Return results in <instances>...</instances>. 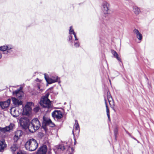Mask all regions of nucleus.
<instances>
[{
  "mask_svg": "<svg viewBox=\"0 0 154 154\" xmlns=\"http://www.w3.org/2000/svg\"><path fill=\"white\" fill-rule=\"evenodd\" d=\"M105 100V105L106 106V112H107V114L108 117V118L109 119V110L108 109V106H107V102L106 101V100Z\"/></svg>",
  "mask_w": 154,
  "mask_h": 154,
  "instance_id": "26",
  "label": "nucleus"
},
{
  "mask_svg": "<svg viewBox=\"0 0 154 154\" xmlns=\"http://www.w3.org/2000/svg\"><path fill=\"white\" fill-rule=\"evenodd\" d=\"M14 47L12 45H5L0 47V50L3 52V53L7 54L11 53L12 51V49Z\"/></svg>",
  "mask_w": 154,
  "mask_h": 154,
  "instance_id": "6",
  "label": "nucleus"
},
{
  "mask_svg": "<svg viewBox=\"0 0 154 154\" xmlns=\"http://www.w3.org/2000/svg\"><path fill=\"white\" fill-rule=\"evenodd\" d=\"M10 112L13 117H17L22 113V111L21 110H19L15 107H13L10 109Z\"/></svg>",
  "mask_w": 154,
  "mask_h": 154,
  "instance_id": "9",
  "label": "nucleus"
},
{
  "mask_svg": "<svg viewBox=\"0 0 154 154\" xmlns=\"http://www.w3.org/2000/svg\"><path fill=\"white\" fill-rule=\"evenodd\" d=\"M2 57V54H0V59Z\"/></svg>",
  "mask_w": 154,
  "mask_h": 154,
  "instance_id": "34",
  "label": "nucleus"
},
{
  "mask_svg": "<svg viewBox=\"0 0 154 154\" xmlns=\"http://www.w3.org/2000/svg\"><path fill=\"white\" fill-rule=\"evenodd\" d=\"M45 78L47 82L49 84H51L58 81V77L57 76H52L51 78H47L46 76V74H45Z\"/></svg>",
  "mask_w": 154,
  "mask_h": 154,
  "instance_id": "8",
  "label": "nucleus"
},
{
  "mask_svg": "<svg viewBox=\"0 0 154 154\" xmlns=\"http://www.w3.org/2000/svg\"><path fill=\"white\" fill-rule=\"evenodd\" d=\"M56 147L58 149H60L62 150H63L65 149V147L63 144H60L57 146Z\"/></svg>",
  "mask_w": 154,
  "mask_h": 154,
  "instance_id": "27",
  "label": "nucleus"
},
{
  "mask_svg": "<svg viewBox=\"0 0 154 154\" xmlns=\"http://www.w3.org/2000/svg\"><path fill=\"white\" fill-rule=\"evenodd\" d=\"M111 52L115 57L119 61H121V58L119 57V55L118 53L115 51L114 50H112Z\"/></svg>",
  "mask_w": 154,
  "mask_h": 154,
  "instance_id": "21",
  "label": "nucleus"
},
{
  "mask_svg": "<svg viewBox=\"0 0 154 154\" xmlns=\"http://www.w3.org/2000/svg\"><path fill=\"white\" fill-rule=\"evenodd\" d=\"M38 89H40V86H39V85L38 86Z\"/></svg>",
  "mask_w": 154,
  "mask_h": 154,
  "instance_id": "36",
  "label": "nucleus"
},
{
  "mask_svg": "<svg viewBox=\"0 0 154 154\" xmlns=\"http://www.w3.org/2000/svg\"><path fill=\"white\" fill-rule=\"evenodd\" d=\"M17 149V147L16 144H13L11 148V151L13 154H14L15 152Z\"/></svg>",
  "mask_w": 154,
  "mask_h": 154,
  "instance_id": "24",
  "label": "nucleus"
},
{
  "mask_svg": "<svg viewBox=\"0 0 154 154\" xmlns=\"http://www.w3.org/2000/svg\"><path fill=\"white\" fill-rule=\"evenodd\" d=\"M36 80H37H37H38V81H39V80L38 79H36Z\"/></svg>",
  "mask_w": 154,
  "mask_h": 154,
  "instance_id": "37",
  "label": "nucleus"
},
{
  "mask_svg": "<svg viewBox=\"0 0 154 154\" xmlns=\"http://www.w3.org/2000/svg\"><path fill=\"white\" fill-rule=\"evenodd\" d=\"M9 131L8 128L7 126L5 128L0 127V131L2 132L5 133Z\"/></svg>",
  "mask_w": 154,
  "mask_h": 154,
  "instance_id": "25",
  "label": "nucleus"
},
{
  "mask_svg": "<svg viewBox=\"0 0 154 154\" xmlns=\"http://www.w3.org/2000/svg\"><path fill=\"white\" fill-rule=\"evenodd\" d=\"M17 154H27L26 151H20L18 152Z\"/></svg>",
  "mask_w": 154,
  "mask_h": 154,
  "instance_id": "30",
  "label": "nucleus"
},
{
  "mask_svg": "<svg viewBox=\"0 0 154 154\" xmlns=\"http://www.w3.org/2000/svg\"><path fill=\"white\" fill-rule=\"evenodd\" d=\"M72 28V26H71L70 27V28L69 30V34L70 35H71L72 34L74 35L75 38V40H77L78 39L76 37V34L75 33L74 29Z\"/></svg>",
  "mask_w": 154,
  "mask_h": 154,
  "instance_id": "20",
  "label": "nucleus"
},
{
  "mask_svg": "<svg viewBox=\"0 0 154 154\" xmlns=\"http://www.w3.org/2000/svg\"><path fill=\"white\" fill-rule=\"evenodd\" d=\"M110 4L107 2L104 1L101 5V9L104 14H110Z\"/></svg>",
  "mask_w": 154,
  "mask_h": 154,
  "instance_id": "4",
  "label": "nucleus"
},
{
  "mask_svg": "<svg viewBox=\"0 0 154 154\" xmlns=\"http://www.w3.org/2000/svg\"><path fill=\"white\" fill-rule=\"evenodd\" d=\"M41 123L37 118L33 119L28 126L30 132H34L39 129L41 126Z\"/></svg>",
  "mask_w": 154,
  "mask_h": 154,
  "instance_id": "1",
  "label": "nucleus"
},
{
  "mask_svg": "<svg viewBox=\"0 0 154 154\" xmlns=\"http://www.w3.org/2000/svg\"><path fill=\"white\" fill-rule=\"evenodd\" d=\"M72 36H71V35H70L69 36V40H71L72 39Z\"/></svg>",
  "mask_w": 154,
  "mask_h": 154,
  "instance_id": "32",
  "label": "nucleus"
},
{
  "mask_svg": "<svg viewBox=\"0 0 154 154\" xmlns=\"http://www.w3.org/2000/svg\"><path fill=\"white\" fill-rule=\"evenodd\" d=\"M10 102V99H8L6 101L4 102H0V106L2 109H5L9 106Z\"/></svg>",
  "mask_w": 154,
  "mask_h": 154,
  "instance_id": "13",
  "label": "nucleus"
},
{
  "mask_svg": "<svg viewBox=\"0 0 154 154\" xmlns=\"http://www.w3.org/2000/svg\"><path fill=\"white\" fill-rule=\"evenodd\" d=\"M70 154H73L72 153H70Z\"/></svg>",
  "mask_w": 154,
  "mask_h": 154,
  "instance_id": "38",
  "label": "nucleus"
},
{
  "mask_svg": "<svg viewBox=\"0 0 154 154\" xmlns=\"http://www.w3.org/2000/svg\"><path fill=\"white\" fill-rule=\"evenodd\" d=\"M72 133L73 135H74V129L72 131Z\"/></svg>",
  "mask_w": 154,
  "mask_h": 154,
  "instance_id": "35",
  "label": "nucleus"
},
{
  "mask_svg": "<svg viewBox=\"0 0 154 154\" xmlns=\"http://www.w3.org/2000/svg\"><path fill=\"white\" fill-rule=\"evenodd\" d=\"M38 143L35 139H31L29 140L25 144L26 149L30 151L35 150L38 147Z\"/></svg>",
  "mask_w": 154,
  "mask_h": 154,
  "instance_id": "2",
  "label": "nucleus"
},
{
  "mask_svg": "<svg viewBox=\"0 0 154 154\" xmlns=\"http://www.w3.org/2000/svg\"><path fill=\"white\" fill-rule=\"evenodd\" d=\"M19 122L20 126L23 128L26 129L28 128V124L29 122V119L25 117H21L19 120Z\"/></svg>",
  "mask_w": 154,
  "mask_h": 154,
  "instance_id": "7",
  "label": "nucleus"
},
{
  "mask_svg": "<svg viewBox=\"0 0 154 154\" xmlns=\"http://www.w3.org/2000/svg\"><path fill=\"white\" fill-rule=\"evenodd\" d=\"M107 97L110 105H112L113 104V99L110 94L108 92L107 93Z\"/></svg>",
  "mask_w": 154,
  "mask_h": 154,
  "instance_id": "19",
  "label": "nucleus"
},
{
  "mask_svg": "<svg viewBox=\"0 0 154 154\" xmlns=\"http://www.w3.org/2000/svg\"><path fill=\"white\" fill-rule=\"evenodd\" d=\"M39 109V107L38 106H36L34 109V110L35 112H37L38 111Z\"/></svg>",
  "mask_w": 154,
  "mask_h": 154,
  "instance_id": "31",
  "label": "nucleus"
},
{
  "mask_svg": "<svg viewBox=\"0 0 154 154\" xmlns=\"http://www.w3.org/2000/svg\"><path fill=\"white\" fill-rule=\"evenodd\" d=\"M71 149V150H72V152H73L74 151V149H73V148H72Z\"/></svg>",
  "mask_w": 154,
  "mask_h": 154,
  "instance_id": "33",
  "label": "nucleus"
},
{
  "mask_svg": "<svg viewBox=\"0 0 154 154\" xmlns=\"http://www.w3.org/2000/svg\"><path fill=\"white\" fill-rule=\"evenodd\" d=\"M133 11L136 15L138 14L140 12V9L136 6L133 7Z\"/></svg>",
  "mask_w": 154,
  "mask_h": 154,
  "instance_id": "22",
  "label": "nucleus"
},
{
  "mask_svg": "<svg viewBox=\"0 0 154 154\" xmlns=\"http://www.w3.org/2000/svg\"><path fill=\"white\" fill-rule=\"evenodd\" d=\"M43 122L45 123L46 125H48L50 127H53L55 126V125L49 118H46L44 116L43 117Z\"/></svg>",
  "mask_w": 154,
  "mask_h": 154,
  "instance_id": "12",
  "label": "nucleus"
},
{
  "mask_svg": "<svg viewBox=\"0 0 154 154\" xmlns=\"http://www.w3.org/2000/svg\"><path fill=\"white\" fill-rule=\"evenodd\" d=\"M47 150L46 146L44 145L39 148L36 154H46Z\"/></svg>",
  "mask_w": 154,
  "mask_h": 154,
  "instance_id": "14",
  "label": "nucleus"
},
{
  "mask_svg": "<svg viewBox=\"0 0 154 154\" xmlns=\"http://www.w3.org/2000/svg\"><path fill=\"white\" fill-rule=\"evenodd\" d=\"M23 132L21 130H18L15 132L14 136V141L17 142L22 136Z\"/></svg>",
  "mask_w": 154,
  "mask_h": 154,
  "instance_id": "11",
  "label": "nucleus"
},
{
  "mask_svg": "<svg viewBox=\"0 0 154 154\" xmlns=\"http://www.w3.org/2000/svg\"><path fill=\"white\" fill-rule=\"evenodd\" d=\"M52 117L54 119H60L63 117L62 112L59 110H55L52 113Z\"/></svg>",
  "mask_w": 154,
  "mask_h": 154,
  "instance_id": "10",
  "label": "nucleus"
},
{
  "mask_svg": "<svg viewBox=\"0 0 154 154\" xmlns=\"http://www.w3.org/2000/svg\"><path fill=\"white\" fill-rule=\"evenodd\" d=\"M33 106V103L32 102L27 103L25 107L23 108L22 112L23 115H28L31 112V107Z\"/></svg>",
  "mask_w": 154,
  "mask_h": 154,
  "instance_id": "5",
  "label": "nucleus"
},
{
  "mask_svg": "<svg viewBox=\"0 0 154 154\" xmlns=\"http://www.w3.org/2000/svg\"><path fill=\"white\" fill-rule=\"evenodd\" d=\"M12 100L14 105L16 106L22 105V101L20 99H18L15 97H12Z\"/></svg>",
  "mask_w": 154,
  "mask_h": 154,
  "instance_id": "15",
  "label": "nucleus"
},
{
  "mask_svg": "<svg viewBox=\"0 0 154 154\" xmlns=\"http://www.w3.org/2000/svg\"><path fill=\"white\" fill-rule=\"evenodd\" d=\"M74 128L77 131L78 133L79 132V126L78 122L76 120L75 121Z\"/></svg>",
  "mask_w": 154,
  "mask_h": 154,
  "instance_id": "23",
  "label": "nucleus"
},
{
  "mask_svg": "<svg viewBox=\"0 0 154 154\" xmlns=\"http://www.w3.org/2000/svg\"><path fill=\"white\" fill-rule=\"evenodd\" d=\"M40 104L43 107L48 109L51 108L52 107L51 102L48 99L47 94L41 99Z\"/></svg>",
  "mask_w": 154,
  "mask_h": 154,
  "instance_id": "3",
  "label": "nucleus"
},
{
  "mask_svg": "<svg viewBox=\"0 0 154 154\" xmlns=\"http://www.w3.org/2000/svg\"><path fill=\"white\" fill-rule=\"evenodd\" d=\"M22 88H20V89L17 90L13 92V94L15 95L16 96L20 99L22 97V92H21Z\"/></svg>",
  "mask_w": 154,
  "mask_h": 154,
  "instance_id": "16",
  "label": "nucleus"
},
{
  "mask_svg": "<svg viewBox=\"0 0 154 154\" xmlns=\"http://www.w3.org/2000/svg\"><path fill=\"white\" fill-rule=\"evenodd\" d=\"M133 32L136 35V37L139 40H141L142 39V35L137 29H135L134 30Z\"/></svg>",
  "mask_w": 154,
  "mask_h": 154,
  "instance_id": "17",
  "label": "nucleus"
},
{
  "mask_svg": "<svg viewBox=\"0 0 154 154\" xmlns=\"http://www.w3.org/2000/svg\"><path fill=\"white\" fill-rule=\"evenodd\" d=\"M14 126L15 125L14 124L11 123L10 125L8 126H7V127L8 128V130L9 131L10 130H12L14 127Z\"/></svg>",
  "mask_w": 154,
  "mask_h": 154,
  "instance_id": "28",
  "label": "nucleus"
},
{
  "mask_svg": "<svg viewBox=\"0 0 154 154\" xmlns=\"http://www.w3.org/2000/svg\"><path fill=\"white\" fill-rule=\"evenodd\" d=\"M6 146V145L4 140L0 141V152L3 151Z\"/></svg>",
  "mask_w": 154,
  "mask_h": 154,
  "instance_id": "18",
  "label": "nucleus"
},
{
  "mask_svg": "<svg viewBox=\"0 0 154 154\" xmlns=\"http://www.w3.org/2000/svg\"><path fill=\"white\" fill-rule=\"evenodd\" d=\"M78 40L75 41H77V42H74V46L75 47L77 48L79 46V42L78 41Z\"/></svg>",
  "mask_w": 154,
  "mask_h": 154,
  "instance_id": "29",
  "label": "nucleus"
}]
</instances>
